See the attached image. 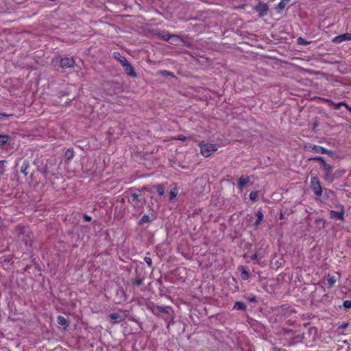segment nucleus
<instances>
[{
  "label": "nucleus",
  "mask_w": 351,
  "mask_h": 351,
  "mask_svg": "<svg viewBox=\"0 0 351 351\" xmlns=\"http://www.w3.org/2000/svg\"><path fill=\"white\" fill-rule=\"evenodd\" d=\"M310 160H316L321 161L322 165L323 166V169L325 171L326 176H328L330 174L331 167L329 165L326 164L322 158L316 157V158H311Z\"/></svg>",
  "instance_id": "obj_9"
},
{
  "label": "nucleus",
  "mask_w": 351,
  "mask_h": 351,
  "mask_svg": "<svg viewBox=\"0 0 351 351\" xmlns=\"http://www.w3.org/2000/svg\"><path fill=\"white\" fill-rule=\"evenodd\" d=\"M305 148L310 152L317 154H326L328 151L324 148L323 147L319 145H315L312 144H309L305 146Z\"/></svg>",
  "instance_id": "obj_6"
},
{
  "label": "nucleus",
  "mask_w": 351,
  "mask_h": 351,
  "mask_svg": "<svg viewBox=\"0 0 351 351\" xmlns=\"http://www.w3.org/2000/svg\"><path fill=\"white\" fill-rule=\"evenodd\" d=\"M298 43L302 45H306L310 43V42L306 41L303 38L299 37L297 40Z\"/></svg>",
  "instance_id": "obj_27"
},
{
  "label": "nucleus",
  "mask_w": 351,
  "mask_h": 351,
  "mask_svg": "<svg viewBox=\"0 0 351 351\" xmlns=\"http://www.w3.org/2000/svg\"><path fill=\"white\" fill-rule=\"evenodd\" d=\"M234 308L235 309H245V305L244 303L241 302H237L234 306Z\"/></svg>",
  "instance_id": "obj_22"
},
{
  "label": "nucleus",
  "mask_w": 351,
  "mask_h": 351,
  "mask_svg": "<svg viewBox=\"0 0 351 351\" xmlns=\"http://www.w3.org/2000/svg\"><path fill=\"white\" fill-rule=\"evenodd\" d=\"M256 12H258L259 17H263L268 13V5L263 2H259L254 8Z\"/></svg>",
  "instance_id": "obj_4"
},
{
  "label": "nucleus",
  "mask_w": 351,
  "mask_h": 351,
  "mask_svg": "<svg viewBox=\"0 0 351 351\" xmlns=\"http://www.w3.org/2000/svg\"><path fill=\"white\" fill-rule=\"evenodd\" d=\"M178 193V189L176 187L173 188L170 191V199L173 201Z\"/></svg>",
  "instance_id": "obj_17"
},
{
  "label": "nucleus",
  "mask_w": 351,
  "mask_h": 351,
  "mask_svg": "<svg viewBox=\"0 0 351 351\" xmlns=\"http://www.w3.org/2000/svg\"><path fill=\"white\" fill-rule=\"evenodd\" d=\"M158 74H160L162 76H165V77H167V76L174 77V75H173V73L171 72L167 71V70H161L158 72Z\"/></svg>",
  "instance_id": "obj_20"
},
{
  "label": "nucleus",
  "mask_w": 351,
  "mask_h": 351,
  "mask_svg": "<svg viewBox=\"0 0 351 351\" xmlns=\"http://www.w3.org/2000/svg\"><path fill=\"white\" fill-rule=\"evenodd\" d=\"M330 216L332 219L338 218L341 220L344 219V211L343 208H341L339 211L330 210Z\"/></svg>",
  "instance_id": "obj_10"
},
{
  "label": "nucleus",
  "mask_w": 351,
  "mask_h": 351,
  "mask_svg": "<svg viewBox=\"0 0 351 351\" xmlns=\"http://www.w3.org/2000/svg\"><path fill=\"white\" fill-rule=\"evenodd\" d=\"M176 139L179 141H185L186 139V137L184 135H179L178 136Z\"/></svg>",
  "instance_id": "obj_30"
},
{
  "label": "nucleus",
  "mask_w": 351,
  "mask_h": 351,
  "mask_svg": "<svg viewBox=\"0 0 351 351\" xmlns=\"http://www.w3.org/2000/svg\"><path fill=\"white\" fill-rule=\"evenodd\" d=\"M241 278L243 280H247L249 278V272L244 268H241Z\"/></svg>",
  "instance_id": "obj_18"
},
{
  "label": "nucleus",
  "mask_w": 351,
  "mask_h": 351,
  "mask_svg": "<svg viewBox=\"0 0 351 351\" xmlns=\"http://www.w3.org/2000/svg\"><path fill=\"white\" fill-rule=\"evenodd\" d=\"M311 188L317 197H321L322 193V189L317 177L314 176L311 178Z\"/></svg>",
  "instance_id": "obj_3"
},
{
  "label": "nucleus",
  "mask_w": 351,
  "mask_h": 351,
  "mask_svg": "<svg viewBox=\"0 0 351 351\" xmlns=\"http://www.w3.org/2000/svg\"><path fill=\"white\" fill-rule=\"evenodd\" d=\"M250 198L252 201H256L258 198V193L256 191H252L250 194Z\"/></svg>",
  "instance_id": "obj_26"
},
{
  "label": "nucleus",
  "mask_w": 351,
  "mask_h": 351,
  "mask_svg": "<svg viewBox=\"0 0 351 351\" xmlns=\"http://www.w3.org/2000/svg\"><path fill=\"white\" fill-rule=\"evenodd\" d=\"M291 0H280V1L278 4V8L280 10H283L287 3L290 1Z\"/></svg>",
  "instance_id": "obj_19"
},
{
  "label": "nucleus",
  "mask_w": 351,
  "mask_h": 351,
  "mask_svg": "<svg viewBox=\"0 0 351 351\" xmlns=\"http://www.w3.org/2000/svg\"><path fill=\"white\" fill-rule=\"evenodd\" d=\"M160 37L165 41H169L171 39L180 40V37L176 34H170L167 32H162L160 34Z\"/></svg>",
  "instance_id": "obj_8"
},
{
  "label": "nucleus",
  "mask_w": 351,
  "mask_h": 351,
  "mask_svg": "<svg viewBox=\"0 0 351 351\" xmlns=\"http://www.w3.org/2000/svg\"><path fill=\"white\" fill-rule=\"evenodd\" d=\"M250 300V301H252V302H253V301H254L255 300H254V298H251Z\"/></svg>",
  "instance_id": "obj_35"
},
{
  "label": "nucleus",
  "mask_w": 351,
  "mask_h": 351,
  "mask_svg": "<svg viewBox=\"0 0 351 351\" xmlns=\"http://www.w3.org/2000/svg\"><path fill=\"white\" fill-rule=\"evenodd\" d=\"M57 322H58V324H60V326H67V324H68L66 319L61 315H59L58 317Z\"/></svg>",
  "instance_id": "obj_16"
},
{
  "label": "nucleus",
  "mask_w": 351,
  "mask_h": 351,
  "mask_svg": "<svg viewBox=\"0 0 351 351\" xmlns=\"http://www.w3.org/2000/svg\"><path fill=\"white\" fill-rule=\"evenodd\" d=\"M1 163H2V162H1V161H0V165H1Z\"/></svg>",
  "instance_id": "obj_36"
},
{
  "label": "nucleus",
  "mask_w": 351,
  "mask_h": 351,
  "mask_svg": "<svg viewBox=\"0 0 351 351\" xmlns=\"http://www.w3.org/2000/svg\"><path fill=\"white\" fill-rule=\"evenodd\" d=\"M256 215L257 219L254 225L256 228L259 226V224L261 223V221L263 219V213L261 210H258Z\"/></svg>",
  "instance_id": "obj_15"
},
{
  "label": "nucleus",
  "mask_w": 351,
  "mask_h": 351,
  "mask_svg": "<svg viewBox=\"0 0 351 351\" xmlns=\"http://www.w3.org/2000/svg\"><path fill=\"white\" fill-rule=\"evenodd\" d=\"M157 191H158V193L160 196H162L165 194V188L161 186V185H158L157 186Z\"/></svg>",
  "instance_id": "obj_25"
},
{
  "label": "nucleus",
  "mask_w": 351,
  "mask_h": 351,
  "mask_svg": "<svg viewBox=\"0 0 351 351\" xmlns=\"http://www.w3.org/2000/svg\"><path fill=\"white\" fill-rule=\"evenodd\" d=\"M52 64L56 68H62L63 69L73 68L75 62L73 57H62L61 56H55L51 61Z\"/></svg>",
  "instance_id": "obj_1"
},
{
  "label": "nucleus",
  "mask_w": 351,
  "mask_h": 351,
  "mask_svg": "<svg viewBox=\"0 0 351 351\" xmlns=\"http://www.w3.org/2000/svg\"><path fill=\"white\" fill-rule=\"evenodd\" d=\"M84 217H85L86 221H90L91 220V217L88 215H85Z\"/></svg>",
  "instance_id": "obj_34"
},
{
  "label": "nucleus",
  "mask_w": 351,
  "mask_h": 351,
  "mask_svg": "<svg viewBox=\"0 0 351 351\" xmlns=\"http://www.w3.org/2000/svg\"><path fill=\"white\" fill-rule=\"evenodd\" d=\"M249 177L242 176L239 178L238 180V186L239 189H242L245 184L249 182Z\"/></svg>",
  "instance_id": "obj_11"
},
{
  "label": "nucleus",
  "mask_w": 351,
  "mask_h": 351,
  "mask_svg": "<svg viewBox=\"0 0 351 351\" xmlns=\"http://www.w3.org/2000/svg\"><path fill=\"white\" fill-rule=\"evenodd\" d=\"M346 40H351V33L346 32L343 34L335 36L332 39V43L339 44Z\"/></svg>",
  "instance_id": "obj_5"
},
{
  "label": "nucleus",
  "mask_w": 351,
  "mask_h": 351,
  "mask_svg": "<svg viewBox=\"0 0 351 351\" xmlns=\"http://www.w3.org/2000/svg\"><path fill=\"white\" fill-rule=\"evenodd\" d=\"M121 66H123L125 73L128 76H130L132 77H136L137 75H136V71H134V67L132 66V64L128 62V61H127V62H125L124 64H123V65H121Z\"/></svg>",
  "instance_id": "obj_7"
},
{
  "label": "nucleus",
  "mask_w": 351,
  "mask_h": 351,
  "mask_svg": "<svg viewBox=\"0 0 351 351\" xmlns=\"http://www.w3.org/2000/svg\"><path fill=\"white\" fill-rule=\"evenodd\" d=\"M199 147H200L201 154L204 157L210 156L218 149L217 145L205 142L199 143Z\"/></svg>",
  "instance_id": "obj_2"
},
{
  "label": "nucleus",
  "mask_w": 351,
  "mask_h": 351,
  "mask_svg": "<svg viewBox=\"0 0 351 351\" xmlns=\"http://www.w3.org/2000/svg\"><path fill=\"white\" fill-rule=\"evenodd\" d=\"M252 259L256 260V261H259L261 259V257H259V256L257 254H255L252 256Z\"/></svg>",
  "instance_id": "obj_31"
},
{
  "label": "nucleus",
  "mask_w": 351,
  "mask_h": 351,
  "mask_svg": "<svg viewBox=\"0 0 351 351\" xmlns=\"http://www.w3.org/2000/svg\"><path fill=\"white\" fill-rule=\"evenodd\" d=\"M8 141V136L0 135V146L6 143Z\"/></svg>",
  "instance_id": "obj_23"
},
{
  "label": "nucleus",
  "mask_w": 351,
  "mask_h": 351,
  "mask_svg": "<svg viewBox=\"0 0 351 351\" xmlns=\"http://www.w3.org/2000/svg\"><path fill=\"white\" fill-rule=\"evenodd\" d=\"M343 306L345 308H347V309L351 308V301H350V300L344 301Z\"/></svg>",
  "instance_id": "obj_29"
},
{
  "label": "nucleus",
  "mask_w": 351,
  "mask_h": 351,
  "mask_svg": "<svg viewBox=\"0 0 351 351\" xmlns=\"http://www.w3.org/2000/svg\"><path fill=\"white\" fill-rule=\"evenodd\" d=\"M336 282V278L335 276H329L328 278V283L330 286H332Z\"/></svg>",
  "instance_id": "obj_28"
},
{
  "label": "nucleus",
  "mask_w": 351,
  "mask_h": 351,
  "mask_svg": "<svg viewBox=\"0 0 351 351\" xmlns=\"http://www.w3.org/2000/svg\"><path fill=\"white\" fill-rule=\"evenodd\" d=\"M180 40H175V39H171L169 42L171 43V44H176V43H178V41H180Z\"/></svg>",
  "instance_id": "obj_32"
},
{
  "label": "nucleus",
  "mask_w": 351,
  "mask_h": 351,
  "mask_svg": "<svg viewBox=\"0 0 351 351\" xmlns=\"http://www.w3.org/2000/svg\"><path fill=\"white\" fill-rule=\"evenodd\" d=\"M330 103L331 104V105L334 106V108L336 110L339 109L341 106H345L351 112V108L349 107L345 102L335 103L333 101H330Z\"/></svg>",
  "instance_id": "obj_13"
},
{
  "label": "nucleus",
  "mask_w": 351,
  "mask_h": 351,
  "mask_svg": "<svg viewBox=\"0 0 351 351\" xmlns=\"http://www.w3.org/2000/svg\"><path fill=\"white\" fill-rule=\"evenodd\" d=\"M145 261L149 265H150L152 263L151 259L149 258H146Z\"/></svg>",
  "instance_id": "obj_33"
},
{
  "label": "nucleus",
  "mask_w": 351,
  "mask_h": 351,
  "mask_svg": "<svg viewBox=\"0 0 351 351\" xmlns=\"http://www.w3.org/2000/svg\"><path fill=\"white\" fill-rule=\"evenodd\" d=\"M149 221H150L149 217L147 215H145L142 217V218L140 221V223L143 224L145 223H149Z\"/></svg>",
  "instance_id": "obj_24"
},
{
  "label": "nucleus",
  "mask_w": 351,
  "mask_h": 351,
  "mask_svg": "<svg viewBox=\"0 0 351 351\" xmlns=\"http://www.w3.org/2000/svg\"><path fill=\"white\" fill-rule=\"evenodd\" d=\"M113 58L116 60H117L121 65L124 64L125 62H127V59L123 56L119 52L114 51L112 54Z\"/></svg>",
  "instance_id": "obj_12"
},
{
  "label": "nucleus",
  "mask_w": 351,
  "mask_h": 351,
  "mask_svg": "<svg viewBox=\"0 0 351 351\" xmlns=\"http://www.w3.org/2000/svg\"><path fill=\"white\" fill-rule=\"evenodd\" d=\"M65 156L68 160L72 159L74 156L73 151L70 149H67L65 152Z\"/></svg>",
  "instance_id": "obj_21"
},
{
  "label": "nucleus",
  "mask_w": 351,
  "mask_h": 351,
  "mask_svg": "<svg viewBox=\"0 0 351 351\" xmlns=\"http://www.w3.org/2000/svg\"><path fill=\"white\" fill-rule=\"evenodd\" d=\"M109 317L111 319L114 320L115 323H119L123 319V317L118 313H111Z\"/></svg>",
  "instance_id": "obj_14"
}]
</instances>
